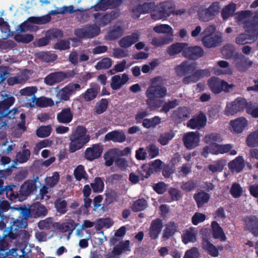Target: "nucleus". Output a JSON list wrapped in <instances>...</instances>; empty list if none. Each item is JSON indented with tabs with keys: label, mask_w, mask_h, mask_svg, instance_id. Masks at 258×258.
I'll use <instances>...</instances> for the list:
<instances>
[{
	"label": "nucleus",
	"mask_w": 258,
	"mask_h": 258,
	"mask_svg": "<svg viewBox=\"0 0 258 258\" xmlns=\"http://www.w3.org/2000/svg\"><path fill=\"white\" fill-rule=\"evenodd\" d=\"M197 63L187 60L182 61L175 66L174 70L177 76L183 77L182 82L184 85L196 83L205 77L211 75L208 69L196 70Z\"/></svg>",
	"instance_id": "f257e3e1"
},
{
	"label": "nucleus",
	"mask_w": 258,
	"mask_h": 258,
	"mask_svg": "<svg viewBox=\"0 0 258 258\" xmlns=\"http://www.w3.org/2000/svg\"><path fill=\"white\" fill-rule=\"evenodd\" d=\"M36 189V184L32 180L25 181L20 186L18 184L5 187L7 197L10 200L14 202H22L25 200Z\"/></svg>",
	"instance_id": "f03ea898"
},
{
	"label": "nucleus",
	"mask_w": 258,
	"mask_h": 258,
	"mask_svg": "<svg viewBox=\"0 0 258 258\" xmlns=\"http://www.w3.org/2000/svg\"><path fill=\"white\" fill-rule=\"evenodd\" d=\"M167 94V89L162 85H151L146 91L147 97V104L151 109L159 108L162 105L163 101L158 99L164 97Z\"/></svg>",
	"instance_id": "7ed1b4c3"
},
{
	"label": "nucleus",
	"mask_w": 258,
	"mask_h": 258,
	"mask_svg": "<svg viewBox=\"0 0 258 258\" xmlns=\"http://www.w3.org/2000/svg\"><path fill=\"white\" fill-rule=\"evenodd\" d=\"M69 151L71 153L82 149L90 141V136L87 135V130L83 126H78L70 136Z\"/></svg>",
	"instance_id": "20e7f679"
},
{
	"label": "nucleus",
	"mask_w": 258,
	"mask_h": 258,
	"mask_svg": "<svg viewBox=\"0 0 258 258\" xmlns=\"http://www.w3.org/2000/svg\"><path fill=\"white\" fill-rule=\"evenodd\" d=\"M216 27L215 25H210L207 27L201 35L203 45L207 48H212L218 46L222 41V37L220 34H215Z\"/></svg>",
	"instance_id": "39448f33"
},
{
	"label": "nucleus",
	"mask_w": 258,
	"mask_h": 258,
	"mask_svg": "<svg viewBox=\"0 0 258 258\" xmlns=\"http://www.w3.org/2000/svg\"><path fill=\"white\" fill-rule=\"evenodd\" d=\"M173 11L174 7L172 3L168 1H165L155 6L151 12V17L152 19L155 20L167 18Z\"/></svg>",
	"instance_id": "423d86ee"
},
{
	"label": "nucleus",
	"mask_w": 258,
	"mask_h": 258,
	"mask_svg": "<svg viewBox=\"0 0 258 258\" xmlns=\"http://www.w3.org/2000/svg\"><path fill=\"white\" fill-rule=\"evenodd\" d=\"M100 33V28L96 24H86L74 31V34L81 39H91Z\"/></svg>",
	"instance_id": "0eeeda50"
},
{
	"label": "nucleus",
	"mask_w": 258,
	"mask_h": 258,
	"mask_svg": "<svg viewBox=\"0 0 258 258\" xmlns=\"http://www.w3.org/2000/svg\"><path fill=\"white\" fill-rule=\"evenodd\" d=\"M220 9L219 2H213L208 8L201 7L198 11V15L201 21L208 22L215 18L219 13Z\"/></svg>",
	"instance_id": "6e6552de"
},
{
	"label": "nucleus",
	"mask_w": 258,
	"mask_h": 258,
	"mask_svg": "<svg viewBox=\"0 0 258 258\" xmlns=\"http://www.w3.org/2000/svg\"><path fill=\"white\" fill-rule=\"evenodd\" d=\"M248 102L242 97H238L231 103H227L225 109V114L227 116L233 115L237 113L243 112L246 109Z\"/></svg>",
	"instance_id": "1a4fd4ad"
},
{
	"label": "nucleus",
	"mask_w": 258,
	"mask_h": 258,
	"mask_svg": "<svg viewBox=\"0 0 258 258\" xmlns=\"http://www.w3.org/2000/svg\"><path fill=\"white\" fill-rule=\"evenodd\" d=\"M103 151V146L101 143L94 144L86 149L83 157L87 161L91 162L101 157Z\"/></svg>",
	"instance_id": "9d476101"
},
{
	"label": "nucleus",
	"mask_w": 258,
	"mask_h": 258,
	"mask_svg": "<svg viewBox=\"0 0 258 258\" xmlns=\"http://www.w3.org/2000/svg\"><path fill=\"white\" fill-rule=\"evenodd\" d=\"M51 17L46 15L41 17H30L27 21H25L19 26V30L20 32H25L31 27L29 23L36 24H45L51 21Z\"/></svg>",
	"instance_id": "9b49d317"
},
{
	"label": "nucleus",
	"mask_w": 258,
	"mask_h": 258,
	"mask_svg": "<svg viewBox=\"0 0 258 258\" xmlns=\"http://www.w3.org/2000/svg\"><path fill=\"white\" fill-rule=\"evenodd\" d=\"M208 85L211 91L215 94L220 93L223 90L228 91L230 88V85L228 83L215 77H211L208 80Z\"/></svg>",
	"instance_id": "f8f14e48"
},
{
	"label": "nucleus",
	"mask_w": 258,
	"mask_h": 258,
	"mask_svg": "<svg viewBox=\"0 0 258 258\" xmlns=\"http://www.w3.org/2000/svg\"><path fill=\"white\" fill-rule=\"evenodd\" d=\"M80 89L81 86L79 84L70 83L57 92L56 97L60 100L69 101L70 96L76 91H79Z\"/></svg>",
	"instance_id": "ddd939ff"
},
{
	"label": "nucleus",
	"mask_w": 258,
	"mask_h": 258,
	"mask_svg": "<svg viewBox=\"0 0 258 258\" xmlns=\"http://www.w3.org/2000/svg\"><path fill=\"white\" fill-rule=\"evenodd\" d=\"M6 98H5L2 101H0V118L8 116L9 118H15L14 114L17 111V109L15 110V112L12 114V111L9 110L10 107L13 105L15 101V99L13 96L6 95Z\"/></svg>",
	"instance_id": "4468645a"
},
{
	"label": "nucleus",
	"mask_w": 258,
	"mask_h": 258,
	"mask_svg": "<svg viewBox=\"0 0 258 258\" xmlns=\"http://www.w3.org/2000/svg\"><path fill=\"white\" fill-rule=\"evenodd\" d=\"M234 64L237 70L240 72H245L252 66L253 61L249 60L244 54L236 52L234 55Z\"/></svg>",
	"instance_id": "2eb2a0df"
},
{
	"label": "nucleus",
	"mask_w": 258,
	"mask_h": 258,
	"mask_svg": "<svg viewBox=\"0 0 258 258\" xmlns=\"http://www.w3.org/2000/svg\"><path fill=\"white\" fill-rule=\"evenodd\" d=\"M258 38V31L245 30V32L238 35L235 38V43L239 45L251 44Z\"/></svg>",
	"instance_id": "dca6fc26"
},
{
	"label": "nucleus",
	"mask_w": 258,
	"mask_h": 258,
	"mask_svg": "<svg viewBox=\"0 0 258 258\" xmlns=\"http://www.w3.org/2000/svg\"><path fill=\"white\" fill-rule=\"evenodd\" d=\"M204 53V50L200 46H186L182 52V55L189 60H196L202 57Z\"/></svg>",
	"instance_id": "f3484780"
},
{
	"label": "nucleus",
	"mask_w": 258,
	"mask_h": 258,
	"mask_svg": "<svg viewBox=\"0 0 258 258\" xmlns=\"http://www.w3.org/2000/svg\"><path fill=\"white\" fill-rule=\"evenodd\" d=\"M199 135L198 132H190L183 136L182 140L186 149L190 150L198 145L200 141Z\"/></svg>",
	"instance_id": "a211bd4d"
},
{
	"label": "nucleus",
	"mask_w": 258,
	"mask_h": 258,
	"mask_svg": "<svg viewBox=\"0 0 258 258\" xmlns=\"http://www.w3.org/2000/svg\"><path fill=\"white\" fill-rule=\"evenodd\" d=\"M163 227L162 220L157 218L152 221L149 229V236L151 239L156 240L162 231Z\"/></svg>",
	"instance_id": "6ab92c4d"
},
{
	"label": "nucleus",
	"mask_w": 258,
	"mask_h": 258,
	"mask_svg": "<svg viewBox=\"0 0 258 258\" xmlns=\"http://www.w3.org/2000/svg\"><path fill=\"white\" fill-rule=\"evenodd\" d=\"M245 228L254 236H258V218L254 215L245 217L243 220Z\"/></svg>",
	"instance_id": "aec40b11"
},
{
	"label": "nucleus",
	"mask_w": 258,
	"mask_h": 258,
	"mask_svg": "<svg viewBox=\"0 0 258 258\" xmlns=\"http://www.w3.org/2000/svg\"><path fill=\"white\" fill-rule=\"evenodd\" d=\"M207 122V117L205 114L201 112L198 115L189 120L187 126L191 129H201L204 127Z\"/></svg>",
	"instance_id": "412c9836"
},
{
	"label": "nucleus",
	"mask_w": 258,
	"mask_h": 258,
	"mask_svg": "<svg viewBox=\"0 0 258 258\" xmlns=\"http://www.w3.org/2000/svg\"><path fill=\"white\" fill-rule=\"evenodd\" d=\"M90 86V88L87 89L81 95L82 98L86 102H91L94 100L97 97L98 92L100 90V86L97 83H91Z\"/></svg>",
	"instance_id": "4be33fe9"
},
{
	"label": "nucleus",
	"mask_w": 258,
	"mask_h": 258,
	"mask_svg": "<svg viewBox=\"0 0 258 258\" xmlns=\"http://www.w3.org/2000/svg\"><path fill=\"white\" fill-rule=\"evenodd\" d=\"M122 0H99L94 6L96 11H105L109 8H116L122 3Z\"/></svg>",
	"instance_id": "5701e85b"
},
{
	"label": "nucleus",
	"mask_w": 258,
	"mask_h": 258,
	"mask_svg": "<svg viewBox=\"0 0 258 258\" xmlns=\"http://www.w3.org/2000/svg\"><path fill=\"white\" fill-rule=\"evenodd\" d=\"M173 121L176 122H181L183 120L189 118V112L186 107H179L174 110L171 115Z\"/></svg>",
	"instance_id": "b1692460"
},
{
	"label": "nucleus",
	"mask_w": 258,
	"mask_h": 258,
	"mask_svg": "<svg viewBox=\"0 0 258 258\" xmlns=\"http://www.w3.org/2000/svg\"><path fill=\"white\" fill-rule=\"evenodd\" d=\"M232 131L237 134L241 133L248 125L247 119L244 117H239L230 122Z\"/></svg>",
	"instance_id": "393cba45"
},
{
	"label": "nucleus",
	"mask_w": 258,
	"mask_h": 258,
	"mask_svg": "<svg viewBox=\"0 0 258 258\" xmlns=\"http://www.w3.org/2000/svg\"><path fill=\"white\" fill-rule=\"evenodd\" d=\"M66 79V73L63 72H57L50 73L44 79L45 83L49 85L60 83Z\"/></svg>",
	"instance_id": "a878e982"
},
{
	"label": "nucleus",
	"mask_w": 258,
	"mask_h": 258,
	"mask_svg": "<svg viewBox=\"0 0 258 258\" xmlns=\"http://www.w3.org/2000/svg\"><path fill=\"white\" fill-rule=\"evenodd\" d=\"M74 113L70 107L63 108L57 114L56 119L58 122L68 124L70 123L73 118Z\"/></svg>",
	"instance_id": "bb28decb"
},
{
	"label": "nucleus",
	"mask_w": 258,
	"mask_h": 258,
	"mask_svg": "<svg viewBox=\"0 0 258 258\" xmlns=\"http://www.w3.org/2000/svg\"><path fill=\"white\" fill-rule=\"evenodd\" d=\"M106 141H112L113 142L122 143L126 140V136L122 131H113L108 133L105 136Z\"/></svg>",
	"instance_id": "cd10ccee"
},
{
	"label": "nucleus",
	"mask_w": 258,
	"mask_h": 258,
	"mask_svg": "<svg viewBox=\"0 0 258 258\" xmlns=\"http://www.w3.org/2000/svg\"><path fill=\"white\" fill-rule=\"evenodd\" d=\"M139 35L136 33H133L130 35L122 37L119 41V45L122 48H128L138 41Z\"/></svg>",
	"instance_id": "c85d7f7f"
},
{
	"label": "nucleus",
	"mask_w": 258,
	"mask_h": 258,
	"mask_svg": "<svg viewBox=\"0 0 258 258\" xmlns=\"http://www.w3.org/2000/svg\"><path fill=\"white\" fill-rule=\"evenodd\" d=\"M244 161L242 156H238L228 163V167L232 172L239 173L244 167Z\"/></svg>",
	"instance_id": "c756f323"
},
{
	"label": "nucleus",
	"mask_w": 258,
	"mask_h": 258,
	"mask_svg": "<svg viewBox=\"0 0 258 258\" xmlns=\"http://www.w3.org/2000/svg\"><path fill=\"white\" fill-rule=\"evenodd\" d=\"M211 227L213 238L215 239H219L222 241H226V237L224 231L217 222L215 221H213L211 223Z\"/></svg>",
	"instance_id": "7c9ffc66"
},
{
	"label": "nucleus",
	"mask_w": 258,
	"mask_h": 258,
	"mask_svg": "<svg viewBox=\"0 0 258 258\" xmlns=\"http://www.w3.org/2000/svg\"><path fill=\"white\" fill-rule=\"evenodd\" d=\"M210 198V195L203 190L195 193L194 195V199L196 202L198 208L203 207L204 204L209 202Z\"/></svg>",
	"instance_id": "2f4dec72"
},
{
	"label": "nucleus",
	"mask_w": 258,
	"mask_h": 258,
	"mask_svg": "<svg viewBox=\"0 0 258 258\" xmlns=\"http://www.w3.org/2000/svg\"><path fill=\"white\" fill-rule=\"evenodd\" d=\"M250 18V20L244 22L243 28L247 31L249 30L258 31V13H255L253 16L252 15Z\"/></svg>",
	"instance_id": "473e14b6"
},
{
	"label": "nucleus",
	"mask_w": 258,
	"mask_h": 258,
	"mask_svg": "<svg viewBox=\"0 0 258 258\" xmlns=\"http://www.w3.org/2000/svg\"><path fill=\"white\" fill-rule=\"evenodd\" d=\"M186 43L177 42L172 44L169 46L167 49V52L170 56H173L183 51L186 46H187Z\"/></svg>",
	"instance_id": "72a5a7b5"
},
{
	"label": "nucleus",
	"mask_w": 258,
	"mask_h": 258,
	"mask_svg": "<svg viewBox=\"0 0 258 258\" xmlns=\"http://www.w3.org/2000/svg\"><path fill=\"white\" fill-rule=\"evenodd\" d=\"M177 227L174 222H170L166 224L162 235L163 240H168L177 231Z\"/></svg>",
	"instance_id": "f704fd0d"
},
{
	"label": "nucleus",
	"mask_w": 258,
	"mask_h": 258,
	"mask_svg": "<svg viewBox=\"0 0 258 258\" xmlns=\"http://www.w3.org/2000/svg\"><path fill=\"white\" fill-rule=\"evenodd\" d=\"M31 211L32 217L34 218L44 216L47 213V210L46 207L40 204H35L32 205Z\"/></svg>",
	"instance_id": "c9c22d12"
},
{
	"label": "nucleus",
	"mask_w": 258,
	"mask_h": 258,
	"mask_svg": "<svg viewBox=\"0 0 258 258\" xmlns=\"http://www.w3.org/2000/svg\"><path fill=\"white\" fill-rule=\"evenodd\" d=\"M58 225L57 222H53L51 218H47L43 220H40L38 223V227L41 230H51L56 228V226Z\"/></svg>",
	"instance_id": "e433bc0d"
},
{
	"label": "nucleus",
	"mask_w": 258,
	"mask_h": 258,
	"mask_svg": "<svg viewBox=\"0 0 258 258\" xmlns=\"http://www.w3.org/2000/svg\"><path fill=\"white\" fill-rule=\"evenodd\" d=\"M202 247L210 255L214 257H217L219 255L218 249L208 239H203Z\"/></svg>",
	"instance_id": "4c0bfd02"
},
{
	"label": "nucleus",
	"mask_w": 258,
	"mask_h": 258,
	"mask_svg": "<svg viewBox=\"0 0 258 258\" xmlns=\"http://www.w3.org/2000/svg\"><path fill=\"white\" fill-rule=\"evenodd\" d=\"M93 15L96 19L97 24L101 27H104L108 25L112 20V16L108 14L102 15L100 13H97Z\"/></svg>",
	"instance_id": "58836bf2"
},
{
	"label": "nucleus",
	"mask_w": 258,
	"mask_h": 258,
	"mask_svg": "<svg viewBox=\"0 0 258 258\" xmlns=\"http://www.w3.org/2000/svg\"><path fill=\"white\" fill-rule=\"evenodd\" d=\"M10 204L9 202L5 200H0V217L1 221H0V229H3L6 227V223L4 222L5 215L4 213L8 211L10 209Z\"/></svg>",
	"instance_id": "ea45409f"
},
{
	"label": "nucleus",
	"mask_w": 258,
	"mask_h": 258,
	"mask_svg": "<svg viewBox=\"0 0 258 258\" xmlns=\"http://www.w3.org/2000/svg\"><path fill=\"white\" fill-rule=\"evenodd\" d=\"M154 31L158 34H165L164 36H171V38L173 39V30L172 28L167 24H160L155 26L153 28Z\"/></svg>",
	"instance_id": "a19ab883"
},
{
	"label": "nucleus",
	"mask_w": 258,
	"mask_h": 258,
	"mask_svg": "<svg viewBox=\"0 0 258 258\" xmlns=\"http://www.w3.org/2000/svg\"><path fill=\"white\" fill-rule=\"evenodd\" d=\"M171 36H163L157 37H154L151 44L156 47H161L164 45L168 44L173 41Z\"/></svg>",
	"instance_id": "79ce46f5"
},
{
	"label": "nucleus",
	"mask_w": 258,
	"mask_h": 258,
	"mask_svg": "<svg viewBox=\"0 0 258 258\" xmlns=\"http://www.w3.org/2000/svg\"><path fill=\"white\" fill-rule=\"evenodd\" d=\"M130 244V242L128 240L121 241L113 247L114 252L117 253L120 256L122 253L131 250Z\"/></svg>",
	"instance_id": "37998d69"
},
{
	"label": "nucleus",
	"mask_w": 258,
	"mask_h": 258,
	"mask_svg": "<svg viewBox=\"0 0 258 258\" xmlns=\"http://www.w3.org/2000/svg\"><path fill=\"white\" fill-rule=\"evenodd\" d=\"M109 102L106 98H102L96 103L94 108V112L97 114H101L105 112L108 107Z\"/></svg>",
	"instance_id": "c03bdc74"
},
{
	"label": "nucleus",
	"mask_w": 258,
	"mask_h": 258,
	"mask_svg": "<svg viewBox=\"0 0 258 258\" xmlns=\"http://www.w3.org/2000/svg\"><path fill=\"white\" fill-rule=\"evenodd\" d=\"M122 29L120 26L113 27L109 30L106 36V39L108 40H114L117 39L122 35Z\"/></svg>",
	"instance_id": "a18cd8bd"
},
{
	"label": "nucleus",
	"mask_w": 258,
	"mask_h": 258,
	"mask_svg": "<svg viewBox=\"0 0 258 258\" xmlns=\"http://www.w3.org/2000/svg\"><path fill=\"white\" fill-rule=\"evenodd\" d=\"M29 78L28 75L25 73H22L20 76H15L10 77L7 80V83L9 85L13 86L17 84H23L25 83Z\"/></svg>",
	"instance_id": "49530a36"
},
{
	"label": "nucleus",
	"mask_w": 258,
	"mask_h": 258,
	"mask_svg": "<svg viewBox=\"0 0 258 258\" xmlns=\"http://www.w3.org/2000/svg\"><path fill=\"white\" fill-rule=\"evenodd\" d=\"M76 228L75 222L73 220H70L69 221L61 224H59L56 226L61 232H67L68 231L72 232Z\"/></svg>",
	"instance_id": "de8ad7c7"
},
{
	"label": "nucleus",
	"mask_w": 258,
	"mask_h": 258,
	"mask_svg": "<svg viewBox=\"0 0 258 258\" xmlns=\"http://www.w3.org/2000/svg\"><path fill=\"white\" fill-rule=\"evenodd\" d=\"M147 206V201L143 198H141L135 201L131 206V208L133 212H138L144 210Z\"/></svg>",
	"instance_id": "09e8293b"
},
{
	"label": "nucleus",
	"mask_w": 258,
	"mask_h": 258,
	"mask_svg": "<svg viewBox=\"0 0 258 258\" xmlns=\"http://www.w3.org/2000/svg\"><path fill=\"white\" fill-rule=\"evenodd\" d=\"M30 155L31 152L29 149H22L16 154V159L19 163H24L29 160Z\"/></svg>",
	"instance_id": "8fccbe9b"
},
{
	"label": "nucleus",
	"mask_w": 258,
	"mask_h": 258,
	"mask_svg": "<svg viewBox=\"0 0 258 258\" xmlns=\"http://www.w3.org/2000/svg\"><path fill=\"white\" fill-rule=\"evenodd\" d=\"M236 10V5L234 3H230L226 6L221 11V14L224 20L227 19L230 16H233Z\"/></svg>",
	"instance_id": "3c124183"
},
{
	"label": "nucleus",
	"mask_w": 258,
	"mask_h": 258,
	"mask_svg": "<svg viewBox=\"0 0 258 258\" xmlns=\"http://www.w3.org/2000/svg\"><path fill=\"white\" fill-rule=\"evenodd\" d=\"M247 146L251 148L258 147V130L251 133L246 138Z\"/></svg>",
	"instance_id": "603ef678"
},
{
	"label": "nucleus",
	"mask_w": 258,
	"mask_h": 258,
	"mask_svg": "<svg viewBox=\"0 0 258 258\" xmlns=\"http://www.w3.org/2000/svg\"><path fill=\"white\" fill-rule=\"evenodd\" d=\"M252 15H253V13L251 11H241L237 14L236 19L239 24L242 23L244 25V22L248 21Z\"/></svg>",
	"instance_id": "864d4df0"
},
{
	"label": "nucleus",
	"mask_w": 258,
	"mask_h": 258,
	"mask_svg": "<svg viewBox=\"0 0 258 258\" xmlns=\"http://www.w3.org/2000/svg\"><path fill=\"white\" fill-rule=\"evenodd\" d=\"M174 136L175 134L172 131L165 132L160 135L158 141L161 145L165 146L167 145L169 142L171 140Z\"/></svg>",
	"instance_id": "5fc2aeb1"
},
{
	"label": "nucleus",
	"mask_w": 258,
	"mask_h": 258,
	"mask_svg": "<svg viewBox=\"0 0 258 258\" xmlns=\"http://www.w3.org/2000/svg\"><path fill=\"white\" fill-rule=\"evenodd\" d=\"M54 204L57 212L59 213L64 214L67 212V202L66 200L58 198L55 201Z\"/></svg>",
	"instance_id": "6e6d98bb"
},
{
	"label": "nucleus",
	"mask_w": 258,
	"mask_h": 258,
	"mask_svg": "<svg viewBox=\"0 0 258 258\" xmlns=\"http://www.w3.org/2000/svg\"><path fill=\"white\" fill-rule=\"evenodd\" d=\"M12 223H13V224L10 225L9 227V237L12 239H15L16 238V235L13 233V231H17L19 228H22V221L16 220L11 221L10 223L11 224Z\"/></svg>",
	"instance_id": "4d7b16f0"
},
{
	"label": "nucleus",
	"mask_w": 258,
	"mask_h": 258,
	"mask_svg": "<svg viewBox=\"0 0 258 258\" xmlns=\"http://www.w3.org/2000/svg\"><path fill=\"white\" fill-rule=\"evenodd\" d=\"M161 122V118L158 116H155L151 118H145L143 122V126L146 128L154 127Z\"/></svg>",
	"instance_id": "13d9d810"
},
{
	"label": "nucleus",
	"mask_w": 258,
	"mask_h": 258,
	"mask_svg": "<svg viewBox=\"0 0 258 258\" xmlns=\"http://www.w3.org/2000/svg\"><path fill=\"white\" fill-rule=\"evenodd\" d=\"M182 242L185 244L190 242H193L196 240V234L192 229H187L182 235Z\"/></svg>",
	"instance_id": "bf43d9fd"
},
{
	"label": "nucleus",
	"mask_w": 258,
	"mask_h": 258,
	"mask_svg": "<svg viewBox=\"0 0 258 258\" xmlns=\"http://www.w3.org/2000/svg\"><path fill=\"white\" fill-rule=\"evenodd\" d=\"M112 61L109 57L103 58L99 61L95 67L97 70H106L109 69L112 65Z\"/></svg>",
	"instance_id": "052dcab7"
},
{
	"label": "nucleus",
	"mask_w": 258,
	"mask_h": 258,
	"mask_svg": "<svg viewBox=\"0 0 258 258\" xmlns=\"http://www.w3.org/2000/svg\"><path fill=\"white\" fill-rule=\"evenodd\" d=\"M93 192H101L104 189V182L101 177H97L94 179V182L90 184Z\"/></svg>",
	"instance_id": "680f3d73"
},
{
	"label": "nucleus",
	"mask_w": 258,
	"mask_h": 258,
	"mask_svg": "<svg viewBox=\"0 0 258 258\" xmlns=\"http://www.w3.org/2000/svg\"><path fill=\"white\" fill-rule=\"evenodd\" d=\"M38 57L44 62H50L56 60L57 55L50 52H42L38 54Z\"/></svg>",
	"instance_id": "e2e57ef3"
},
{
	"label": "nucleus",
	"mask_w": 258,
	"mask_h": 258,
	"mask_svg": "<svg viewBox=\"0 0 258 258\" xmlns=\"http://www.w3.org/2000/svg\"><path fill=\"white\" fill-rule=\"evenodd\" d=\"M235 53L234 47L230 44L224 46L222 50V54L226 59H234Z\"/></svg>",
	"instance_id": "0e129e2a"
},
{
	"label": "nucleus",
	"mask_w": 258,
	"mask_h": 258,
	"mask_svg": "<svg viewBox=\"0 0 258 258\" xmlns=\"http://www.w3.org/2000/svg\"><path fill=\"white\" fill-rule=\"evenodd\" d=\"M59 180V174L57 172H54L53 175L45 178V184L50 188L54 187Z\"/></svg>",
	"instance_id": "69168bd1"
},
{
	"label": "nucleus",
	"mask_w": 258,
	"mask_h": 258,
	"mask_svg": "<svg viewBox=\"0 0 258 258\" xmlns=\"http://www.w3.org/2000/svg\"><path fill=\"white\" fill-rule=\"evenodd\" d=\"M222 139L219 133H211L205 137V141L210 145L211 144H215V142H221Z\"/></svg>",
	"instance_id": "338daca9"
},
{
	"label": "nucleus",
	"mask_w": 258,
	"mask_h": 258,
	"mask_svg": "<svg viewBox=\"0 0 258 258\" xmlns=\"http://www.w3.org/2000/svg\"><path fill=\"white\" fill-rule=\"evenodd\" d=\"M15 40L18 42L28 43L33 41L34 36L32 34H17L14 36Z\"/></svg>",
	"instance_id": "774afa93"
}]
</instances>
